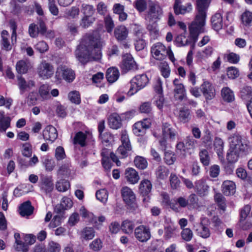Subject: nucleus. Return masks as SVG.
<instances>
[{"mask_svg":"<svg viewBox=\"0 0 252 252\" xmlns=\"http://www.w3.org/2000/svg\"><path fill=\"white\" fill-rule=\"evenodd\" d=\"M103 43L97 32L86 34L75 51L76 58L83 64L99 60L101 58V48Z\"/></svg>","mask_w":252,"mask_h":252,"instance_id":"nucleus-1","label":"nucleus"},{"mask_svg":"<svg viewBox=\"0 0 252 252\" xmlns=\"http://www.w3.org/2000/svg\"><path fill=\"white\" fill-rule=\"evenodd\" d=\"M196 8L197 12L195 19L189 27L190 36L194 41L205 25V0H196Z\"/></svg>","mask_w":252,"mask_h":252,"instance_id":"nucleus-2","label":"nucleus"},{"mask_svg":"<svg viewBox=\"0 0 252 252\" xmlns=\"http://www.w3.org/2000/svg\"><path fill=\"white\" fill-rule=\"evenodd\" d=\"M229 143H232L234 148L240 154L246 155L252 150V145L247 139L238 133H234L229 138Z\"/></svg>","mask_w":252,"mask_h":252,"instance_id":"nucleus-3","label":"nucleus"},{"mask_svg":"<svg viewBox=\"0 0 252 252\" xmlns=\"http://www.w3.org/2000/svg\"><path fill=\"white\" fill-rule=\"evenodd\" d=\"M149 78L145 74H139L133 77L130 82V87L127 94L131 96L144 88L148 83Z\"/></svg>","mask_w":252,"mask_h":252,"instance_id":"nucleus-4","label":"nucleus"},{"mask_svg":"<svg viewBox=\"0 0 252 252\" xmlns=\"http://www.w3.org/2000/svg\"><path fill=\"white\" fill-rule=\"evenodd\" d=\"M75 77V74L73 70L65 65H60L57 68L55 74V78L60 81L62 79L68 82H72Z\"/></svg>","mask_w":252,"mask_h":252,"instance_id":"nucleus-5","label":"nucleus"},{"mask_svg":"<svg viewBox=\"0 0 252 252\" xmlns=\"http://www.w3.org/2000/svg\"><path fill=\"white\" fill-rule=\"evenodd\" d=\"M162 15V8L158 2L151 1L149 3L147 17L149 20L157 22L161 19Z\"/></svg>","mask_w":252,"mask_h":252,"instance_id":"nucleus-6","label":"nucleus"},{"mask_svg":"<svg viewBox=\"0 0 252 252\" xmlns=\"http://www.w3.org/2000/svg\"><path fill=\"white\" fill-rule=\"evenodd\" d=\"M37 72L39 77L43 79H47L53 75L54 68L50 63L44 61L38 65Z\"/></svg>","mask_w":252,"mask_h":252,"instance_id":"nucleus-7","label":"nucleus"},{"mask_svg":"<svg viewBox=\"0 0 252 252\" xmlns=\"http://www.w3.org/2000/svg\"><path fill=\"white\" fill-rule=\"evenodd\" d=\"M121 67L123 71L125 73L128 71H135L138 69V65L132 55L129 54H126L123 56Z\"/></svg>","mask_w":252,"mask_h":252,"instance_id":"nucleus-8","label":"nucleus"},{"mask_svg":"<svg viewBox=\"0 0 252 252\" xmlns=\"http://www.w3.org/2000/svg\"><path fill=\"white\" fill-rule=\"evenodd\" d=\"M167 48L161 43L154 44L151 48V53L153 57L159 61L163 60L167 57Z\"/></svg>","mask_w":252,"mask_h":252,"instance_id":"nucleus-9","label":"nucleus"},{"mask_svg":"<svg viewBox=\"0 0 252 252\" xmlns=\"http://www.w3.org/2000/svg\"><path fill=\"white\" fill-rule=\"evenodd\" d=\"M122 196L126 203L134 207L135 205L136 197L133 191L127 187H124L121 189Z\"/></svg>","mask_w":252,"mask_h":252,"instance_id":"nucleus-10","label":"nucleus"},{"mask_svg":"<svg viewBox=\"0 0 252 252\" xmlns=\"http://www.w3.org/2000/svg\"><path fill=\"white\" fill-rule=\"evenodd\" d=\"M173 9L176 15H185L192 11V5L190 2H188L183 5L181 0H175Z\"/></svg>","mask_w":252,"mask_h":252,"instance_id":"nucleus-11","label":"nucleus"},{"mask_svg":"<svg viewBox=\"0 0 252 252\" xmlns=\"http://www.w3.org/2000/svg\"><path fill=\"white\" fill-rule=\"evenodd\" d=\"M152 188V185L151 182L147 179L143 180L141 181L139 185V191L142 195L143 202H149V194L151 192Z\"/></svg>","mask_w":252,"mask_h":252,"instance_id":"nucleus-12","label":"nucleus"},{"mask_svg":"<svg viewBox=\"0 0 252 252\" xmlns=\"http://www.w3.org/2000/svg\"><path fill=\"white\" fill-rule=\"evenodd\" d=\"M150 125L151 123L148 119L136 122L133 126V132L136 136L143 135L145 133L146 130L150 127Z\"/></svg>","mask_w":252,"mask_h":252,"instance_id":"nucleus-13","label":"nucleus"},{"mask_svg":"<svg viewBox=\"0 0 252 252\" xmlns=\"http://www.w3.org/2000/svg\"><path fill=\"white\" fill-rule=\"evenodd\" d=\"M17 85L21 94H23L25 91L30 90L34 87L35 82L32 80L26 81L24 78L20 75L17 76Z\"/></svg>","mask_w":252,"mask_h":252,"instance_id":"nucleus-14","label":"nucleus"},{"mask_svg":"<svg viewBox=\"0 0 252 252\" xmlns=\"http://www.w3.org/2000/svg\"><path fill=\"white\" fill-rule=\"evenodd\" d=\"M174 86V96L176 99L183 100L185 95L186 90L184 85L180 82L178 79H175L173 81Z\"/></svg>","mask_w":252,"mask_h":252,"instance_id":"nucleus-15","label":"nucleus"},{"mask_svg":"<svg viewBox=\"0 0 252 252\" xmlns=\"http://www.w3.org/2000/svg\"><path fill=\"white\" fill-rule=\"evenodd\" d=\"M58 135L56 128L51 125L47 126L43 131L44 139L51 142H53L57 138Z\"/></svg>","mask_w":252,"mask_h":252,"instance_id":"nucleus-16","label":"nucleus"},{"mask_svg":"<svg viewBox=\"0 0 252 252\" xmlns=\"http://www.w3.org/2000/svg\"><path fill=\"white\" fill-rule=\"evenodd\" d=\"M126 181L131 184H135L140 179L138 172L132 168H127L125 172Z\"/></svg>","mask_w":252,"mask_h":252,"instance_id":"nucleus-17","label":"nucleus"},{"mask_svg":"<svg viewBox=\"0 0 252 252\" xmlns=\"http://www.w3.org/2000/svg\"><path fill=\"white\" fill-rule=\"evenodd\" d=\"M41 189L46 194L50 193L54 189V184L51 178L47 176H43L41 178Z\"/></svg>","mask_w":252,"mask_h":252,"instance_id":"nucleus-18","label":"nucleus"},{"mask_svg":"<svg viewBox=\"0 0 252 252\" xmlns=\"http://www.w3.org/2000/svg\"><path fill=\"white\" fill-rule=\"evenodd\" d=\"M221 188L223 193L226 196L234 194L236 191L235 183L229 180L224 181L222 184Z\"/></svg>","mask_w":252,"mask_h":252,"instance_id":"nucleus-19","label":"nucleus"},{"mask_svg":"<svg viewBox=\"0 0 252 252\" xmlns=\"http://www.w3.org/2000/svg\"><path fill=\"white\" fill-rule=\"evenodd\" d=\"M108 125L112 129L120 128L122 126L121 117L117 113L111 114L108 118Z\"/></svg>","mask_w":252,"mask_h":252,"instance_id":"nucleus-20","label":"nucleus"},{"mask_svg":"<svg viewBox=\"0 0 252 252\" xmlns=\"http://www.w3.org/2000/svg\"><path fill=\"white\" fill-rule=\"evenodd\" d=\"M212 27L215 31H219L223 27L222 14L217 12L213 15L211 19Z\"/></svg>","mask_w":252,"mask_h":252,"instance_id":"nucleus-21","label":"nucleus"},{"mask_svg":"<svg viewBox=\"0 0 252 252\" xmlns=\"http://www.w3.org/2000/svg\"><path fill=\"white\" fill-rule=\"evenodd\" d=\"M114 14L119 15V20L123 22L126 20L127 14L125 12V6L120 3H115L114 4L112 8Z\"/></svg>","mask_w":252,"mask_h":252,"instance_id":"nucleus-22","label":"nucleus"},{"mask_svg":"<svg viewBox=\"0 0 252 252\" xmlns=\"http://www.w3.org/2000/svg\"><path fill=\"white\" fill-rule=\"evenodd\" d=\"M128 31L124 26L117 27L114 31V35L116 38L119 41H123L127 37Z\"/></svg>","mask_w":252,"mask_h":252,"instance_id":"nucleus-23","label":"nucleus"},{"mask_svg":"<svg viewBox=\"0 0 252 252\" xmlns=\"http://www.w3.org/2000/svg\"><path fill=\"white\" fill-rule=\"evenodd\" d=\"M250 211L251 206L249 205L245 206L241 211V220L239 225L240 227L243 230H246L251 226V224L249 223L246 222L245 224H244V222L242 221V220H245L246 218Z\"/></svg>","mask_w":252,"mask_h":252,"instance_id":"nucleus-24","label":"nucleus"},{"mask_svg":"<svg viewBox=\"0 0 252 252\" xmlns=\"http://www.w3.org/2000/svg\"><path fill=\"white\" fill-rule=\"evenodd\" d=\"M33 209L31 202L30 201H27L20 206L19 213L23 217L29 216L32 214Z\"/></svg>","mask_w":252,"mask_h":252,"instance_id":"nucleus-25","label":"nucleus"},{"mask_svg":"<svg viewBox=\"0 0 252 252\" xmlns=\"http://www.w3.org/2000/svg\"><path fill=\"white\" fill-rule=\"evenodd\" d=\"M162 134L163 137H169L173 140L175 139L176 136V131L167 123L163 124L162 126Z\"/></svg>","mask_w":252,"mask_h":252,"instance_id":"nucleus-26","label":"nucleus"},{"mask_svg":"<svg viewBox=\"0 0 252 252\" xmlns=\"http://www.w3.org/2000/svg\"><path fill=\"white\" fill-rule=\"evenodd\" d=\"M223 147L224 143L222 140L220 138L216 137L214 142V150L221 160L223 159Z\"/></svg>","mask_w":252,"mask_h":252,"instance_id":"nucleus-27","label":"nucleus"},{"mask_svg":"<svg viewBox=\"0 0 252 252\" xmlns=\"http://www.w3.org/2000/svg\"><path fill=\"white\" fill-rule=\"evenodd\" d=\"M119 76V71L116 67H110L108 68L106 73L107 80L111 83L116 81L118 79Z\"/></svg>","mask_w":252,"mask_h":252,"instance_id":"nucleus-28","label":"nucleus"},{"mask_svg":"<svg viewBox=\"0 0 252 252\" xmlns=\"http://www.w3.org/2000/svg\"><path fill=\"white\" fill-rule=\"evenodd\" d=\"M240 153L234 148L232 147V143H230V148L227 153L226 159L228 162H236L239 158Z\"/></svg>","mask_w":252,"mask_h":252,"instance_id":"nucleus-29","label":"nucleus"},{"mask_svg":"<svg viewBox=\"0 0 252 252\" xmlns=\"http://www.w3.org/2000/svg\"><path fill=\"white\" fill-rule=\"evenodd\" d=\"M11 119L9 117H5L4 112L0 111V132H5L10 127Z\"/></svg>","mask_w":252,"mask_h":252,"instance_id":"nucleus-30","label":"nucleus"},{"mask_svg":"<svg viewBox=\"0 0 252 252\" xmlns=\"http://www.w3.org/2000/svg\"><path fill=\"white\" fill-rule=\"evenodd\" d=\"M41 162L47 171H52L56 166L54 159L47 156L41 158Z\"/></svg>","mask_w":252,"mask_h":252,"instance_id":"nucleus-31","label":"nucleus"},{"mask_svg":"<svg viewBox=\"0 0 252 252\" xmlns=\"http://www.w3.org/2000/svg\"><path fill=\"white\" fill-rule=\"evenodd\" d=\"M70 183L68 181L61 179L56 183V189L60 192H65L70 188Z\"/></svg>","mask_w":252,"mask_h":252,"instance_id":"nucleus-32","label":"nucleus"},{"mask_svg":"<svg viewBox=\"0 0 252 252\" xmlns=\"http://www.w3.org/2000/svg\"><path fill=\"white\" fill-rule=\"evenodd\" d=\"M15 238V248L17 251L26 252L28 251V244L25 238Z\"/></svg>","mask_w":252,"mask_h":252,"instance_id":"nucleus-33","label":"nucleus"},{"mask_svg":"<svg viewBox=\"0 0 252 252\" xmlns=\"http://www.w3.org/2000/svg\"><path fill=\"white\" fill-rule=\"evenodd\" d=\"M214 198L219 208L224 213L226 207L225 198L221 193H217L215 195Z\"/></svg>","mask_w":252,"mask_h":252,"instance_id":"nucleus-34","label":"nucleus"},{"mask_svg":"<svg viewBox=\"0 0 252 252\" xmlns=\"http://www.w3.org/2000/svg\"><path fill=\"white\" fill-rule=\"evenodd\" d=\"M221 96L223 99L227 102H232L234 100L233 92L228 87H225L222 89Z\"/></svg>","mask_w":252,"mask_h":252,"instance_id":"nucleus-35","label":"nucleus"},{"mask_svg":"<svg viewBox=\"0 0 252 252\" xmlns=\"http://www.w3.org/2000/svg\"><path fill=\"white\" fill-rule=\"evenodd\" d=\"M50 89L51 88L48 84H43L39 87L38 92L43 99L46 100L51 97L49 93Z\"/></svg>","mask_w":252,"mask_h":252,"instance_id":"nucleus-36","label":"nucleus"},{"mask_svg":"<svg viewBox=\"0 0 252 252\" xmlns=\"http://www.w3.org/2000/svg\"><path fill=\"white\" fill-rule=\"evenodd\" d=\"M216 95L214 86L210 82H206V100H212Z\"/></svg>","mask_w":252,"mask_h":252,"instance_id":"nucleus-37","label":"nucleus"},{"mask_svg":"<svg viewBox=\"0 0 252 252\" xmlns=\"http://www.w3.org/2000/svg\"><path fill=\"white\" fill-rule=\"evenodd\" d=\"M121 141L122 144L120 146H124L127 148L128 150H132L129 137L126 130H122L121 132Z\"/></svg>","mask_w":252,"mask_h":252,"instance_id":"nucleus-38","label":"nucleus"},{"mask_svg":"<svg viewBox=\"0 0 252 252\" xmlns=\"http://www.w3.org/2000/svg\"><path fill=\"white\" fill-rule=\"evenodd\" d=\"M87 135L83 132L79 131L77 132L74 138V144H79L81 147H84L86 145V139Z\"/></svg>","mask_w":252,"mask_h":252,"instance_id":"nucleus-39","label":"nucleus"},{"mask_svg":"<svg viewBox=\"0 0 252 252\" xmlns=\"http://www.w3.org/2000/svg\"><path fill=\"white\" fill-rule=\"evenodd\" d=\"M169 174V170L164 166H158L156 170L157 177L160 180L167 178Z\"/></svg>","mask_w":252,"mask_h":252,"instance_id":"nucleus-40","label":"nucleus"},{"mask_svg":"<svg viewBox=\"0 0 252 252\" xmlns=\"http://www.w3.org/2000/svg\"><path fill=\"white\" fill-rule=\"evenodd\" d=\"M135 166L140 169H144L147 168L148 162L146 159L141 156H136L134 160Z\"/></svg>","mask_w":252,"mask_h":252,"instance_id":"nucleus-41","label":"nucleus"},{"mask_svg":"<svg viewBox=\"0 0 252 252\" xmlns=\"http://www.w3.org/2000/svg\"><path fill=\"white\" fill-rule=\"evenodd\" d=\"M134 226L133 222L132 221L126 220L123 221L121 228L126 234H129L132 232Z\"/></svg>","mask_w":252,"mask_h":252,"instance_id":"nucleus-42","label":"nucleus"},{"mask_svg":"<svg viewBox=\"0 0 252 252\" xmlns=\"http://www.w3.org/2000/svg\"><path fill=\"white\" fill-rule=\"evenodd\" d=\"M9 34L6 31H3L1 32V44L3 48L8 51L11 49V46L8 40Z\"/></svg>","mask_w":252,"mask_h":252,"instance_id":"nucleus-43","label":"nucleus"},{"mask_svg":"<svg viewBox=\"0 0 252 252\" xmlns=\"http://www.w3.org/2000/svg\"><path fill=\"white\" fill-rule=\"evenodd\" d=\"M29 67L28 63L23 60L18 62L16 65V70L20 74H25L27 73Z\"/></svg>","mask_w":252,"mask_h":252,"instance_id":"nucleus-44","label":"nucleus"},{"mask_svg":"<svg viewBox=\"0 0 252 252\" xmlns=\"http://www.w3.org/2000/svg\"><path fill=\"white\" fill-rule=\"evenodd\" d=\"M204 181L203 179L197 181L195 183V189L197 193L201 196L205 195Z\"/></svg>","mask_w":252,"mask_h":252,"instance_id":"nucleus-45","label":"nucleus"},{"mask_svg":"<svg viewBox=\"0 0 252 252\" xmlns=\"http://www.w3.org/2000/svg\"><path fill=\"white\" fill-rule=\"evenodd\" d=\"M179 118L183 123L188 122L190 119V111L189 109L182 108L180 110Z\"/></svg>","mask_w":252,"mask_h":252,"instance_id":"nucleus-46","label":"nucleus"},{"mask_svg":"<svg viewBox=\"0 0 252 252\" xmlns=\"http://www.w3.org/2000/svg\"><path fill=\"white\" fill-rule=\"evenodd\" d=\"M169 181L171 188L173 189H177L180 187L181 182L174 173H171L169 177Z\"/></svg>","mask_w":252,"mask_h":252,"instance_id":"nucleus-47","label":"nucleus"},{"mask_svg":"<svg viewBox=\"0 0 252 252\" xmlns=\"http://www.w3.org/2000/svg\"><path fill=\"white\" fill-rule=\"evenodd\" d=\"M81 10L84 16H92L94 12V6L86 3H83L82 4Z\"/></svg>","mask_w":252,"mask_h":252,"instance_id":"nucleus-48","label":"nucleus"},{"mask_svg":"<svg viewBox=\"0 0 252 252\" xmlns=\"http://www.w3.org/2000/svg\"><path fill=\"white\" fill-rule=\"evenodd\" d=\"M241 20L244 25H251L252 24V12L249 11H245L241 15Z\"/></svg>","mask_w":252,"mask_h":252,"instance_id":"nucleus-49","label":"nucleus"},{"mask_svg":"<svg viewBox=\"0 0 252 252\" xmlns=\"http://www.w3.org/2000/svg\"><path fill=\"white\" fill-rule=\"evenodd\" d=\"M136 235H143L144 236H150V229L147 226L142 225L136 228L135 229Z\"/></svg>","mask_w":252,"mask_h":252,"instance_id":"nucleus-50","label":"nucleus"},{"mask_svg":"<svg viewBox=\"0 0 252 252\" xmlns=\"http://www.w3.org/2000/svg\"><path fill=\"white\" fill-rule=\"evenodd\" d=\"M224 59L232 63H237L240 60V56L234 53H230L224 55Z\"/></svg>","mask_w":252,"mask_h":252,"instance_id":"nucleus-51","label":"nucleus"},{"mask_svg":"<svg viewBox=\"0 0 252 252\" xmlns=\"http://www.w3.org/2000/svg\"><path fill=\"white\" fill-rule=\"evenodd\" d=\"M79 212L81 216L84 218H92V222H94L95 223H97L96 218L95 217H94V215L89 212L87 210V209L84 207L82 206L79 210Z\"/></svg>","mask_w":252,"mask_h":252,"instance_id":"nucleus-52","label":"nucleus"},{"mask_svg":"<svg viewBox=\"0 0 252 252\" xmlns=\"http://www.w3.org/2000/svg\"><path fill=\"white\" fill-rule=\"evenodd\" d=\"M70 173L69 164H63L57 170V175L59 177L67 176Z\"/></svg>","mask_w":252,"mask_h":252,"instance_id":"nucleus-53","label":"nucleus"},{"mask_svg":"<svg viewBox=\"0 0 252 252\" xmlns=\"http://www.w3.org/2000/svg\"><path fill=\"white\" fill-rule=\"evenodd\" d=\"M95 19L92 16H84L81 19L80 25L83 28L90 26L94 21Z\"/></svg>","mask_w":252,"mask_h":252,"instance_id":"nucleus-54","label":"nucleus"},{"mask_svg":"<svg viewBox=\"0 0 252 252\" xmlns=\"http://www.w3.org/2000/svg\"><path fill=\"white\" fill-rule=\"evenodd\" d=\"M38 94L36 93L30 92L26 98V102L29 106L34 105L37 100Z\"/></svg>","mask_w":252,"mask_h":252,"instance_id":"nucleus-55","label":"nucleus"},{"mask_svg":"<svg viewBox=\"0 0 252 252\" xmlns=\"http://www.w3.org/2000/svg\"><path fill=\"white\" fill-rule=\"evenodd\" d=\"M164 159L166 164L172 165L176 160V157L173 152L169 151L165 152Z\"/></svg>","mask_w":252,"mask_h":252,"instance_id":"nucleus-56","label":"nucleus"},{"mask_svg":"<svg viewBox=\"0 0 252 252\" xmlns=\"http://www.w3.org/2000/svg\"><path fill=\"white\" fill-rule=\"evenodd\" d=\"M68 96L71 102L76 104H80L81 98L78 92L76 91L71 92L68 94Z\"/></svg>","mask_w":252,"mask_h":252,"instance_id":"nucleus-57","label":"nucleus"},{"mask_svg":"<svg viewBox=\"0 0 252 252\" xmlns=\"http://www.w3.org/2000/svg\"><path fill=\"white\" fill-rule=\"evenodd\" d=\"M160 70L162 75L165 78L170 75V69L166 62H162L160 63Z\"/></svg>","mask_w":252,"mask_h":252,"instance_id":"nucleus-58","label":"nucleus"},{"mask_svg":"<svg viewBox=\"0 0 252 252\" xmlns=\"http://www.w3.org/2000/svg\"><path fill=\"white\" fill-rule=\"evenodd\" d=\"M80 13L78 7L73 6L66 11V15L68 18L74 19L78 17Z\"/></svg>","mask_w":252,"mask_h":252,"instance_id":"nucleus-59","label":"nucleus"},{"mask_svg":"<svg viewBox=\"0 0 252 252\" xmlns=\"http://www.w3.org/2000/svg\"><path fill=\"white\" fill-rule=\"evenodd\" d=\"M135 8L140 12L144 11L147 7L146 0H136L134 2Z\"/></svg>","mask_w":252,"mask_h":252,"instance_id":"nucleus-60","label":"nucleus"},{"mask_svg":"<svg viewBox=\"0 0 252 252\" xmlns=\"http://www.w3.org/2000/svg\"><path fill=\"white\" fill-rule=\"evenodd\" d=\"M227 75L229 78L234 79L239 76V71L238 68L234 66L227 68Z\"/></svg>","mask_w":252,"mask_h":252,"instance_id":"nucleus-61","label":"nucleus"},{"mask_svg":"<svg viewBox=\"0 0 252 252\" xmlns=\"http://www.w3.org/2000/svg\"><path fill=\"white\" fill-rule=\"evenodd\" d=\"M55 157L58 161L63 160L65 158L66 155L63 147L58 146L56 148L55 152Z\"/></svg>","mask_w":252,"mask_h":252,"instance_id":"nucleus-62","label":"nucleus"},{"mask_svg":"<svg viewBox=\"0 0 252 252\" xmlns=\"http://www.w3.org/2000/svg\"><path fill=\"white\" fill-rule=\"evenodd\" d=\"M95 195L96 198L102 202H105L108 199L107 191L105 189L97 191Z\"/></svg>","mask_w":252,"mask_h":252,"instance_id":"nucleus-63","label":"nucleus"},{"mask_svg":"<svg viewBox=\"0 0 252 252\" xmlns=\"http://www.w3.org/2000/svg\"><path fill=\"white\" fill-rule=\"evenodd\" d=\"M139 110L142 113L150 114L152 111L151 103L150 102L142 103L139 107Z\"/></svg>","mask_w":252,"mask_h":252,"instance_id":"nucleus-64","label":"nucleus"}]
</instances>
